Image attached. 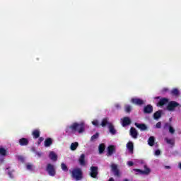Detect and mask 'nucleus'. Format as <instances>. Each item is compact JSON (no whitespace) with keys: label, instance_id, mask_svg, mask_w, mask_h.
Returning <instances> with one entry per match:
<instances>
[{"label":"nucleus","instance_id":"17","mask_svg":"<svg viewBox=\"0 0 181 181\" xmlns=\"http://www.w3.org/2000/svg\"><path fill=\"white\" fill-rule=\"evenodd\" d=\"M127 148L130 153H134V143L129 141L127 144Z\"/></svg>","mask_w":181,"mask_h":181},{"label":"nucleus","instance_id":"28","mask_svg":"<svg viewBox=\"0 0 181 181\" xmlns=\"http://www.w3.org/2000/svg\"><path fill=\"white\" fill-rule=\"evenodd\" d=\"M124 110H125V112H127V114H129L131 111H132V106L129 105H126L124 106Z\"/></svg>","mask_w":181,"mask_h":181},{"label":"nucleus","instance_id":"42","mask_svg":"<svg viewBox=\"0 0 181 181\" xmlns=\"http://www.w3.org/2000/svg\"><path fill=\"white\" fill-rule=\"evenodd\" d=\"M35 153H36L37 156H38V158H40L42 155V152H36Z\"/></svg>","mask_w":181,"mask_h":181},{"label":"nucleus","instance_id":"47","mask_svg":"<svg viewBox=\"0 0 181 181\" xmlns=\"http://www.w3.org/2000/svg\"><path fill=\"white\" fill-rule=\"evenodd\" d=\"M108 181H115L113 177H110Z\"/></svg>","mask_w":181,"mask_h":181},{"label":"nucleus","instance_id":"35","mask_svg":"<svg viewBox=\"0 0 181 181\" xmlns=\"http://www.w3.org/2000/svg\"><path fill=\"white\" fill-rule=\"evenodd\" d=\"M169 132L170 134H175V129L173 128V127L170 126Z\"/></svg>","mask_w":181,"mask_h":181},{"label":"nucleus","instance_id":"31","mask_svg":"<svg viewBox=\"0 0 181 181\" xmlns=\"http://www.w3.org/2000/svg\"><path fill=\"white\" fill-rule=\"evenodd\" d=\"M6 153H7L6 149L2 147H0V155H1V156H6Z\"/></svg>","mask_w":181,"mask_h":181},{"label":"nucleus","instance_id":"4","mask_svg":"<svg viewBox=\"0 0 181 181\" xmlns=\"http://www.w3.org/2000/svg\"><path fill=\"white\" fill-rule=\"evenodd\" d=\"M110 168L111 171L114 173L115 176H117V177H119L121 176V173L119 172V169H118V165H117V164H111Z\"/></svg>","mask_w":181,"mask_h":181},{"label":"nucleus","instance_id":"10","mask_svg":"<svg viewBox=\"0 0 181 181\" xmlns=\"http://www.w3.org/2000/svg\"><path fill=\"white\" fill-rule=\"evenodd\" d=\"M153 112V107L151 105H147L144 107V114H152Z\"/></svg>","mask_w":181,"mask_h":181},{"label":"nucleus","instance_id":"9","mask_svg":"<svg viewBox=\"0 0 181 181\" xmlns=\"http://www.w3.org/2000/svg\"><path fill=\"white\" fill-rule=\"evenodd\" d=\"M115 153V146L114 145H110L107 147V156H112Z\"/></svg>","mask_w":181,"mask_h":181},{"label":"nucleus","instance_id":"33","mask_svg":"<svg viewBox=\"0 0 181 181\" xmlns=\"http://www.w3.org/2000/svg\"><path fill=\"white\" fill-rule=\"evenodd\" d=\"M13 172H15V170H12V171H11V170H9L8 172V176H9V177L11 178V179H13Z\"/></svg>","mask_w":181,"mask_h":181},{"label":"nucleus","instance_id":"6","mask_svg":"<svg viewBox=\"0 0 181 181\" xmlns=\"http://www.w3.org/2000/svg\"><path fill=\"white\" fill-rule=\"evenodd\" d=\"M180 104L176 101H170L168 103V105H167V110L168 111H175V109L177 107H179Z\"/></svg>","mask_w":181,"mask_h":181},{"label":"nucleus","instance_id":"7","mask_svg":"<svg viewBox=\"0 0 181 181\" xmlns=\"http://www.w3.org/2000/svg\"><path fill=\"white\" fill-rule=\"evenodd\" d=\"M135 172H139L140 175H149L151 173V168H148L146 165H144V170L141 169H134Z\"/></svg>","mask_w":181,"mask_h":181},{"label":"nucleus","instance_id":"19","mask_svg":"<svg viewBox=\"0 0 181 181\" xmlns=\"http://www.w3.org/2000/svg\"><path fill=\"white\" fill-rule=\"evenodd\" d=\"M135 127H136V128H139V129H141V131H146V129H147V127L146 124H139V123H135L134 124Z\"/></svg>","mask_w":181,"mask_h":181},{"label":"nucleus","instance_id":"15","mask_svg":"<svg viewBox=\"0 0 181 181\" xmlns=\"http://www.w3.org/2000/svg\"><path fill=\"white\" fill-rule=\"evenodd\" d=\"M51 145H53V139L52 138H47L44 141V146L49 148Z\"/></svg>","mask_w":181,"mask_h":181},{"label":"nucleus","instance_id":"13","mask_svg":"<svg viewBox=\"0 0 181 181\" xmlns=\"http://www.w3.org/2000/svg\"><path fill=\"white\" fill-rule=\"evenodd\" d=\"M131 119L128 117H125L123 118L122 122V127H128V125H131Z\"/></svg>","mask_w":181,"mask_h":181},{"label":"nucleus","instance_id":"43","mask_svg":"<svg viewBox=\"0 0 181 181\" xmlns=\"http://www.w3.org/2000/svg\"><path fill=\"white\" fill-rule=\"evenodd\" d=\"M26 168H27V169H28V170H31V169H32V165L28 164V165H27Z\"/></svg>","mask_w":181,"mask_h":181},{"label":"nucleus","instance_id":"46","mask_svg":"<svg viewBox=\"0 0 181 181\" xmlns=\"http://www.w3.org/2000/svg\"><path fill=\"white\" fill-rule=\"evenodd\" d=\"M165 169H170V166H169V165H165Z\"/></svg>","mask_w":181,"mask_h":181},{"label":"nucleus","instance_id":"5","mask_svg":"<svg viewBox=\"0 0 181 181\" xmlns=\"http://www.w3.org/2000/svg\"><path fill=\"white\" fill-rule=\"evenodd\" d=\"M90 177L93 179H97V176H98V167L97 166H91L90 167Z\"/></svg>","mask_w":181,"mask_h":181},{"label":"nucleus","instance_id":"38","mask_svg":"<svg viewBox=\"0 0 181 181\" xmlns=\"http://www.w3.org/2000/svg\"><path fill=\"white\" fill-rule=\"evenodd\" d=\"M170 127H172L170 123H165L164 124V129H168V128L169 129Z\"/></svg>","mask_w":181,"mask_h":181},{"label":"nucleus","instance_id":"27","mask_svg":"<svg viewBox=\"0 0 181 181\" xmlns=\"http://www.w3.org/2000/svg\"><path fill=\"white\" fill-rule=\"evenodd\" d=\"M148 144L149 146H153V145H155V137H153V136L149 137Z\"/></svg>","mask_w":181,"mask_h":181},{"label":"nucleus","instance_id":"32","mask_svg":"<svg viewBox=\"0 0 181 181\" xmlns=\"http://www.w3.org/2000/svg\"><path fill=\"white\" fill-rule=\"evenodd\" d=\"M61 168L64 172H69V168H67V165L64 163L61 164Z\"/></svg>","mask_w":181,"mask_h":181},{"label":"nucleus","instance_id":"12","mask_svg":"<svg viewBox=\"0 0 181 181\" xmlns=\"http://www.w3.org/2000/svg\"><path fill=\"white\" fill-rule=\"evenodd\" d=\"M18 144L21 146H28L29 145V139L23 137L19 139Z\"/></svg>","mask_w":181,"mask_h":181},{"label":"nucleus","instance_id":"40","mask_svg":"<svg viewBox=\"0 0 181 181\" xmlns=\"http://www.w3.org/2000/svg\"><path fill=\"white\" fill-rule=\"evenodd\" d=\"M155 155H156V156H159V155H160V150H156Z\"/></svg>","mask_w":181,"mask_h":181},{"label":"nucleus","instance_id":"24","mask_svg":"<svg viewBox=\"0 0 181 181\" xmlns=\"http://www.w3.org/2000/svg\"><path fill=\"white\" fill-rule=\"evenodd\" d=\"M166 144L170 145L171 146H175V140L174 139H168V137L165 138Z\"/></svg>","mask_w":181,"mask_h":181},{"label":"nucleus","instance_id":"18","mask_svg":"<svg viewBox=\"0 0 181 181\" xmlns=\"http://www.w3.org/2000/svg\"><path fill=\"white\" fill-rule=\"evenodd\" d=\"M108 129L109 132H110L112 135H115V134H117V130L114 127V124H112V123L109 124Z\"/></svg>","mask_w":181,"mask_h":181},{"label":"nucleus","instance_id":"23","mask_svg":"<svg viewBox=\"0 0 181 181\" xmlns=\"http://www.w3.org/2000/svg\"><path fill=\"white\" fill-rule=\"evenodd\" d=\"M110 124H112V123L108 122V117H105V118L103 119L100 125L103 127H105L107 125H108V127H110Z\"/></svg>","mask_w":181,"mask_h":181},{"label":"nucleus","instance_id":"39","mask_svg":"<svg viewBox=\"0 0 181 181\" xmlns=\"http://www.w3.org/2000/svg\"><path fill=\"white\" fill-rule=\"evenodd\" d=\"M93 125H94L95 127H98V120H95L92 122Z\"/></svg>","mask_w":181,"mask_h":181},{"label":"nucleus","instance_id":"3","mask_svg":"<svg viewBox=\"0 0 181 181\" xmlns=\"http://www.w3.org/2000/svg\"><path fill=\"white\" fill-rule=\"evenodd\" d=\"M46 171L49 176H56V168H54L53 164L48 163L46 167Z\"/></svg>","mask_w":181,"mask_h":181},{"label":"nucleus","instance_id":"21","mask_svg":"<svg viewBox=\"0 0 181 181\" xmlns=\"http://www.w3.org/2000/svg\"><path fill=\"white\" fill-rule=\"evenodd\" d=\"M32 135L34 139H37V138H40V131H39V129H35L33 130Z\"/></svg>","mask_w":181,"mask_h":181},{"label":"nucleus","instance_id":"8","mask_svg":"<svg viewBox=\"0 0 181 181\" xmlns=\"http://www.w3.org/2000/svg\"><path fill=\"white\" fill-rule=\"evenodd\" d=\"M131 103L132 104H134V105H139V106L144 105V104H145V101H144V100L141 98H132Z\"/></svg>","mask_w":181,"mask_h":181},{"label":"nucleus","instance_id":"45","mask_svg":"<svg viewBox=\"0 0 181 181\" xmlns=\"http://www.w3.org/2000/svg\"><path fill=\"white\" fill-rule=\"evenodd\" d=\"M115 108H117V110H119V108H121V105H119V104H116L115 105Z\"/></svg>","mask_w":181,"mask_h":181},{"label":"nucleus","instance_id":"22","mask_svg":"<svg viewBox=\"0 0 181 181\" xmlns=\"http://www.w3.org/2000/svg\"><path fill=\"white\" fill-rule=\"evenodd\" d=\"M170 94L171 95H173V97H179L180 92L179 91V89L177 88H173L171 91H170Z\"/></svg>","mask_w":181,"mask_h":181},{"label":"nucleus","instance_id":"37","mask_svg":"<svg viewBox=\"0 0 181 181\" xmlns=\"http://www.w3.org/2000/svg\"><path fill=\"white\" fill-rule=\"evenodd\" d=\"M18 159L20 160V162H25V158L22 156H18Z\"/></svg>","mask_w":181,"mask_h":181},{"label":"nucleus","instance_id":"29","mask_svg":"<svg viewBox=\"0 0 181 181\" xmlns=\"http://www.w3.org/2000/svg\"><path fill=\"white\" fill-rule=\"evenodd\" d=\"M78 147V142L71 143V151H76Z\"/></svg>","mask_w":181,"mask_h":181},{"label":"nucleus","instance_id":"14","mask_svg":"<svg viewBox=\"0 0 181 181\" xmlns=\"http://www.w3.org/2000/svg\"><path fill=\"white\" fill-rule=\"evenodd\" d=\"M130 135L134 138V139H136L138 138V132L136 131V129L134 127H131L130 129Z\"/></svg>","mask_w":181,"mask_h":181},{"label":"nucleus","instance_id":"25","mask_svg":"<svg viewBox=\"0 0 181 181\" xmlns=\"http://www.w3.org/2000/svg\"><path fill=\"white\" fill-rule=\"evenodd\" d=\"M162 117V110H158L153 114V118L155 119H159Z\"/></svg>","mask_w":181,"mask_h":181},{"label":"nucleus","instance_id":"26","mask_svg":"<svg viewBox=\"0 0 181 181\" xmlns=\"http://www.w3.org/2000/svg\"><path fill=\"white\" fill-rule=\"evenodd\" d=\"M98 151H99L100 155L104 153V151H105V144H100L98 146Z\"/></svg>","mask_w":181,"mask_h":181},{"label":"nucleus","instance_id":"49","mask_svg":"<svg viewBox=\"0 0 181 181\" xmlns=\"http://www.w3.org/2000/svg\"><path fill=\"white\" fill-rule=\"evenodd\" d=\"M10 169V167H8V168H6V170H9Z\"/></svg>","mask_w":181,"mask_h":181},{"label":"nucleus","instance_id":"11","mask_svg":"<svg viewBox=\"0 0 181 181\" xmlns=\"http://www.w3.org/2000/svg\"><path fill=\"white\" fill-rule=\"evenodd\" d=\"M168 103H169V99L166 98H161L157 103V107H163V105H166Z\"/></svg>","mask_w":181,"mask_h":181},{"label":"nucleus","instance_id":"30","mask_svg":"<svg viewBox=\"0 0 181 181\" xmlns=\"http://www.w3.org/2000/svg\"><path fill=\"white\" fill-rule=\"evenodd\" d=\"M100 136V133L97 132L95 134H93L91 137H90V141H95V139H98V137Z\"/></svg>","mask_w":181,"mask_h":181},{"label":"nucleus","instance_id":"41","mask_svg":"<svg viewBox=\"0 0 181 181\" xmlns=\"http://www.w3.org/2000/svg\"><path fill=\"white\" fill-rule=\"evenodd\" d=\"M127 165H128L129 166H134V162H132V161H128V162H127Z\"/></svg>","mask_w":181,"mask_h":181},{"label":"nucleus","instance_id":"34","mask_svg":"<svg viewBox=\"0 0 181 181\" xmlns=\"http://www.w3.org/2000/svg\"><path fill=\"white\" fill-rule=\"evenodd\" d=\"M45 141V138L43 137H39L38 141H37V145H40L42 142Z\"/></svg>","mask_w":181,"mask_h":181},{"label":"nucleus","instance_id":"48","mask_svg":"<svg viewBox=\"0 0 181 181\" xmlns=\"http://www.w3.org/2000/svg\"><path fill=\"white\" fill-rule=\"evenodd\" d=\"M178 166L181 169V163H179Z\"/></svg>","mask_w":181,"mask_h":181},{"label":"nucleus","instance_id":"1","mask_svg":"<svg viewBox=\"0 0 181 181\" xmlns=\"http://www.w3.org/2000/svg\"><path fill=\"white\" fill-rule=\"evenodd\" d=\"M84 131H86V124L83 122L80 123L74 122L72 124L67 126L65 129V132L66 134H76V132L83 134Z\"/></svg>","mask_w":181,"mask_h":181},{"label":"nucleus","instance_id":"2","mask_svg":"<svg viewBox=\"0 0 181 181\" xmlns=\"http://www.w3.org/2000/svg\"><path fill=\"white\" fill-rule=\"evenodd\" d=\"M71 177L74 180L78 181L83 179V170L81 168H74L71 172Z\"/></svg>","mask_w":181,"mask_h":181},{"label":"nucleus","instance_id":"16","mask_svg":"<svg viewBox=\"0 0 181 181\" xmlns=\"http://www.w3.org/2000/svg\"><path fill=\"white\" fill-rule=\"evenodd\" d=\"M78 162L81 166H86V155L84 153L81 155Z\"/></svg>","mask_w":181,"mask_h":181},{"label":"nucleus","instance_id":"44","mask_svg":"<svg viewBox=\"0 0 181 181\" xmlns=\"http://www.w3.org/2000/svg\"><path fill=\"white\" fill-rule=\"evenodd\" d=\"M169 89H168V88H164L163 90H162V93H167V91H168Z\"/></svg>","mask_w":181,"mask_h":181},{"label":"nucleus","instance_id":"36","mask_svg":"<svg viewBox=\"0 0 181 181\" xmlns=\"http://www.w3.org/2000/svg\"><path fill=\"white\" fill-rule=\"evenodd\" d=\"M162 127V122H158L156 124V128L160 129Z\"/></svg>","mask_w":181,"mask_h":181},{"label":"nucleus","instance_id":"20","mask_svg":"<svg viewBox=\"0 0 181 181\" xmlns=\"http://www.w3.org/2000/svg\"><path fill=\"white\" fill-rule=\"evenodd\" d=\"M49 157V159H51V160H53L54 162H56V160H57V154L54 153V151H50Z\"/></svg>","mask_w":181,"mask_h":181}]
</instances>
